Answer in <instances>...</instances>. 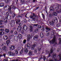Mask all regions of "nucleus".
I'll use <instances>...</instances> for the list:
<instances>
[{
  "mask_svg": "<svg viewBox=\"0 0 61 61\" xmlns=\"http://www.w3.org/2000/svg\"><path fill=\"white\" fill-rule=\"evenodd\" d=\"M33 16L31 15L30 16V17L33 20H31L32 21H33H33H35V19L37 18V16H36V14L34 13L33 14Z\"/></svg>",
  "mask_w": 61,
  "mask_h": 61,
  "instance_id": "nucleus-1",
  "label": "nucleus"
},
{
  "mask_svg": "<svg viewBox=\"0 0 61 61\" xmlns=\"http://www.w3.org/2000/svg\"><path fill=\"white\" fill-rule=\"evenodd\" d=\"M8 7H9V8L8 9V10H9L8 11V12L6 13V14L7 15V13H9L10 15H11L12 14V13H13V11H12V10H11L12 9L11 7L9 6Z\"/></svg>",
  "mask_w": 61,
  "mask_h": 61,
  "instance_id": "nucleus-2",
  "label": "nucleus"
},
{
  "mask_svg": "<svg viewBox=\"0 0 61 61\" xmlns=\"http://www.w3.org/2000/svg\"><path fill=\"white\" fill-rule=\"evenodd\" d=\"M56 12H53L52 13V15L53 16H56L57 15V14H58V13H60L61 12V10H56Z\"/></svg>",
  "mask_w": 61,
  "mask_h": 61,
  "instance_id": "nucleus-3",
  "label": "nucleus"
},
{
  "mask_svg": "<svg viewBox=\"0 0 61 61\" xmlns=\"http://www.w3.org/2000/svg\"><path fill=\"white\" fill-rule=\"evenodd\" d=\"M8 55L9 56H15V54L14 52H12L11 51H9L8 52Z\"/></svg>",
  "mask_w": 61,
  "mask_h": 61,
  "instance_id": "nucleus-4",
  "label": "nucleus"
},
{
  "mask_svg": "<svg viewBox=\"0 0 61 61\" xmlns=\"http://www.w3.org/2000/svg\"><path fill=\"white\" fill-rule=\"evenodd\" d=\"M56 36H54L53 39V40H52L50 41V43L51 44H54L55 43V41H56Z\"/></svg>",
  "mask_w": 61,
  "mask_h": 61,
  "instance_id": "nucleus-5",
  "label": "nucleus"
},
{
  "mask_svg": "<svg viewBox=\"0 0 61 61\" xmlns=\"http://www.w3.org/2000/svg\"><path fill=\"white\" fill-rule=\"evenodd\" d=\"M56 53H53V54H52V57L53 58L54 60L55 61H57L58 60H57V58H56Z\"/></svg>",
  "mask_w": 61,
  "mask_h": 61,
  "instance_id": "nucleus-6",
  "label": "nucleus"
},
{
  "mask_svg": "<svg viewBox=\"0 0 61 61\" xmlns=\"http://www.w3.org/2000/svg\"><path fill=\"white\" fill-rule=\"evenodd\" d=\"M55 5H56V6H57V7H56V8H55L56 10H58V9L59 8V6H60V7H61V9H60L58 11H60V10L61 11V5H59V4H57V3H56L55 4Z\"/></svg>",
  "mask_w": 61,
  "mask_h": 61,
  "instance_id": "nucleus-7",
  "label": "nucleus"
},
{
  "mask_svg": "<svg viewBox=\"0 0 61 61\" xmlns=\"http://www.w3.org/2000/svg\"><path fill=\"white\" fill-rule=\"evenodd\" d=\"M20 19H19L16 21V24H17V25L19 24V25L20 26L22 25L21 24L20 22Z\"/></svg>",
  "mask_w": 61,
  "mask_h": 61,
  "instance_id": "nucleus-8",
  "label": "nucleus"
},
{
  "mask_svg": "<svg viewBox=\"0 0 61 61\" xmlns=\"http://www.w3.org/2000/svg\"><path fill=\"white\" fill-rule=\"evenodd\" d=\"M15 20H11L10 22V26H13L15 25Z\"/></svg>",
  "mask_w": 61,
  "mask_h": 61,
  "instance_id": "nucleus-9",
  "label": "nucleus"
},
{
  "mask_svg": "<svg viewBox=\"0 0 61 61\" xmlns=\"http://www.w3.org/2000/svg\"><path fill=\"white\" fill-rule=\"evenodd\" d=\"M2 49H3L5 52H7V50H8L7 47L6 46L3 47L2 48Z\"/></svg>",
  "mask_w": 61,
  "mask_h": 61,
  "instance_id": "nucleus-10",
  "label": "nucleus"
},
{
  "mask_svg": "<svg viewBox=\"0 0 61 61\" xmlns=\"http://www.w3.org/2000/svg\"><path fill=\"white\" fill-rule=\"evenodd\" d=\"M38 36L37 35H36L34 37L33 39L36 41H37L38 38Z\"/></svg>",
  "mask_w": 61,
  "mask_h": 61,
  "instance_id": "nucleus-11",
  "label": "nucleus"
},
{
  "mask_svg": "<svg viewBox=\"0 0 61 61\" xmlns=\"http://www.w3.org/2000/svg\"><path fill=\"white\" fill-rule=\"evenodd\" d=\"M22 29V27L21 26H18V28L17 29V30L19 32H20V31H21V30Z\"/></svg>",
  "mask_w": 61,
  "mask_h": 61,
  "instance_id": "nucleus-12",
  "label": "nucleus"
},
{
  "mask_svg": "<svg viewBox=\"0 0 61 61\" xmlns=\"http://www.w3.org/2000/svg\"><path fill=\"white\" fill-rule=\"evenodd\" d=\"M32 37V35L30 36V34H29L28 36V38L27 39V41H29L30 39Z\"/></svg>",
  "mask_w": 61,
  "mask_h": 61,
  "instance_id": "nucleus-13",
  "label": "nucleus"
},
{
  "mask_svg": "<svg viewBox=\"0 0 61 61\" xmlns=\"http://www.w3.org/2000/svg\"><path fill=\"white\" fill-rule=\"evenodd\" d=\"M27 29V27L25 25H23V29L24 31H26Z\"/></svg>",
  "mask_w": 61,
  "mask_h": 61,
  "instance_id": "nucleus-14",
  "label": "nucleus"
},
{
  "mask_svg": "<svg viewBox=\"0 0 61 61\" xmlns=\"http://www.w3.org/2000/svg\"><path fill=\"white\" fill-rule=\"evenodd\" d=\"M15 48V46H10L9 47L10 50H14Z\"/></svg>",
  "mask_w": 61,
  "mask_h": 61,
  "instance_id": "nucleus-15",
  "label": "nucleus"
},
{
  "mask_svg": "<svg viewBox=\"0 0 61 61\" xmlns=\"http://www.w3.org/2000/svg\"><path fill=\"white\" fill-rule=\"evenodd\" d=\"M18 36H15L14 37V40H15L17 43V42H18V41H17V40H18Z\"/></svg>",
  "mask_w": 61,
  "mask_h": 61,
  "instance_id": "nucleus-16",
  "label": "nucleus"
},
{
  "mask_svg": "<svg viewBox=\"0 0 61 61\" xmlns=\"http://www.w3.org/2000/svg\"><path fill=\"white\" fill-rule=\"evenodd\" d=\"M8 36L6 35H5L3 36V38L4 40H7L8 39Z\"/></svg>",
  "mask_w": 61,
  "mask_h": 61,
  "instance_id": "nucleus-17",
  "label": "nucleus"
},
{
  "mask_svg": "<svg viewBox=\"0 0 61 61\" xmlns=\"http://www.w3.org/2000/svg\"><path fill=\"white\" fill-rule=\"evenodd\" d=\"M36 46V44H34L32 46L31 48L32 50H34V49H35V47Z\"/></svg>",
  "mask_w": 61,
  "mask_h": 61,
  "instance_id": "nucleus-18",
  "label": "nucleus"
},
{
  "mask_svg": "<svg viewBox=\"0 0 61 61\" xmlns=\"http://www.w3.org/2000/svg\"><path fill=\"white\" fill-rule=\"evenodd\" d=\"M5 32L7 33H9L10 31L8 29H5Z\"/></svg>",
  "mask_w": 61,
  "mask_h": 61,
  "instance_id": "nucleus-19",
  "label": "nucleus"
},
{
  "mask_svg": "<svg viewBox=\"0 0 61 61\" xmlns=\"http://www.w3.org/2000/svg\"><path fill=\"white\" fill-rule=\"evenodd\" d=\"M49 24L50 25H54V22L53 21H50Z\"/></svg>",
  "mask_w": 61,
  "mask_h": 61,
  "instance_id": "nucleus-20",
  "label": "nucleus"
},
{
  "mask_svg": "<svg viewBox=\"0 0 61 61\" xmlns=\"http://www.w3.org/2000/svg\"><path fill=\"white\" fill-rule=\"evenodd\" d=\"M40 58H39V59L40 60V59H42L43 58V59H44V58H45V57L43 55H41L40 56Z\"/></svg>",
  "mask_w": 61,
  "mask_h": 61,
  "instance_id": "nucleus-21",
  "label": "nucleus"
},
{
  "mask_svg": "<svg viewBox=\"0 0 61 61\" xmlns=\"http://www.w3.org/2000/svg\"><path fill=\"white\" fill-rule=\"evenodd\" d=\"M30 32H32L33 31V26H31V25H30Z\"/></svg>",
  "mask_w": 61,
  "mask_h": 61,
  "instance_id": "nucleus-22",
  "label": "nucleus"
},
{
  "mask_svg": "<svg viewBox=\"0 0 61 61\" xmlns=\"http://www.w3.org/2000/svg\"><path fill=\"white\" fill-rule=\"evenodd\" d=\"M18 36L20 39H22V36L21 34L19 33L18 34Z\"/></svg>",
  "mask_w": 61,
  "mask_h": 61,
  "instance_id": "nucleus-23",
  "label": "nucleus"
},
{
  "mask_svg": "<svg viewBox=\"0 0 61 61\" xmlns=\"http://www.w3.org/2000/svg\"><path fill=\"white\" fill-rule=\"evenodd\" d=\"M27 49H29L30 48V45L28 43L27 45Z\"/></svg>",
  "mask_w": 61,
  "mask_h": 61,
  "instance_id": "nucleus-24",
  "label": "nucleus"
},
{
  "mask_svg": "<svg viewBox=\"0 0 61 61\" xmlns=\"http://www.w3.org/2000/svg\"><path fill=\"white\" fill-rule=\"evenodd\" d=\"M40 35L41 38H43V37H44V34H43V32H41L40 33Z\"/></svg>",
  "mask_w": 61,
  "mask_h": 61,
  "instance_id": "nucleus-25",
  "label": "nucleus"
},
{
  "mask_svg": "<svg viewBox=\"0 0 61 61\" xmlns=\"http://www.w3.org/2000/svg\"><path fill=\"white\" fill-rule=\"evenodd\" d=\"M10 43V41L9 40H8L6 41V44L7 46L9 45Z\"/></svg>",
  "mask_w": 61,
  "mask_h": 61,
  "instance_id": "nucleus-26",
  "label": "nucleus"
},
{
  "mask_svg": "<svg viewBox=\"0 0 61 61\" xmlns=\"http://www.w3.org/2000/svg\"><path fill=\"white\" fill-rule=\"evenodd\" d=\"M28 55H29V56H31V55H32V51H30L28 53Z\"/></svg>",
  "mask_w": 61,
  "mask_h": 61,
  "instance_id": "nucleus-27",
  "label": "nucleus"
},
{
  "mask_svg": "<svg viewBox=\"0 0 61 61\" xmlns=\"http://www.w3.org/2000/svg\"><path fill=\"white\" fill-rule=\"evenodd\" d=\"M29 51V50H28L27 48H25V49L24 50L25 52L27 53H28V52Z\"/></svg>",
  "mask_w": 61,
  "mask_h": 61,
  "instance_id": "nucleus-28",
  "label": "nucleus"
},
{
  "mask_svg": "<svg viewBox=\"0 0 61 61\" xmlns=\"http://www.w3.org/2000/svg\"><path fill=\"white\" fill-rule=\"evenodd\" d=\"M5 4L3 3H1L0 4V7H3L4 6Z\"/></svg>",
  "mask_w": 61,
  "mask_h": 61,
  "instance_id": "nucleus-29",
  "label": "nucleus"
},
{
  "mask_svg": "<svg viewBox=\"0 0 61 61\" xmlns=\"http://www.w3.org/2000/svg\"><path fill=\"white\" fill-rule=\"evenodd\" d=\"M23 51H24V49H22L20 52V54L21 55L23 53Z\"/></svg>",
  "mask_w": 61,
  "mask_h": 61,
  "instance_id": "nucleus-30",
  "label": "nucleus"
},
{
  "mask_svg": "<svg viewBox=\"0 0 61 61\" xmlns=\"http://www.w3.org/2000/svg\"><path fill=\"white\" fill-rule=\"evenodd\" d=\"M57 20V18L56 17H55L53 18V22H55V21H56V20Z\"/></svg>",
  "mask_w": 61,
  "mask_h": 61,
  "instance_id": "nucleus-31",
  "label": "nucleus"
},
{
  "mask_svg": "<svg viewBox=\"0 0 61 61\" xmlns=\"http://www.w3.org/2000/svg\"><path fill=\"white\" fill-rule=\"evenodd\" d=\"M54 10V8L53 7H50V11H53Z\"/></svg>",
  "mask_w": 61,
  "mask_h": 61,
  "instance_id": "nucleus-32",
  "label": "nucleus"
},
{
  "mask_svg": "<svg viewBox=\"0 0 61 61\" xmlns=\"http://www.w3.org/2000/svg\"><path fill=\"white\" fill-rule=\"evenodd\" d=\"M22 16H24V15L22 14H21L20 15H19L18 16L19 17H20V18H22Z\"/></svg>",
  "mask_w": 61,
  "mask_h": 61,
  "instance_id": "nucleus-33",
  "label": "nucleus"
},
{
  "mask_svg": "<svg viewBox=\"0 0 61 61\" xmlns=\"http://www.w3.org/2000/svg\"><path fill=\"white\" fill-rule=\"evenodd\" d=\"M54 49H55L54 48H52L51 50V53H53V50H54Z\"/></svg>",
  "mask_w": 61,
  "mask_h": 61,
  "instance_id": "nucleus-34",
  "label": "nucleus"
},
{
  "mask_svg": "<svg viewBox=\"0 0 61 61\" xmlns=\"http://www.w3.org/2000/svg\"><path fill=\"white\" fill-rule=\"evenodd\" d=\"M46 29L48 30V31H50L51 29L50 28H49L47 27H46L45 28Z\"/></svg>",
  "mask_w": 61,
  "mask_h": 61,
  "instance_id": "nucleus-35",
  "label": "nucleus"
},
{
  "mask_svg": "<svg viewBox=\"0 0 61 61\" xmlns=\"http://www.w3.org/2000/svg\"><path fill=\"white\" fill-rule=\"evenodd\" d=\"M58 58H60V59H61V54H59V55L58 56H57Z\"/></svg>",
  "mask_w": 61,
  "mask_h": 61,
  "instance_id": "nucleus-36",
  "label": "nucleus"
},
{
  "mask_svg": "<svg viewBox=\"0 0 61 61\" xmlns=\"http://www.w3.org/2000/svg\"><path fill=\"white\" fill-rule=\"evenodd\" d=\"M9 35H10V36L11 37H13L14 36V34H13L10 33H9Z\"/></svg>",
  "mask_w": 61,
  "mask_h": 61,
  "instance_id": "nucleus-37",
  "label": "nucleus"
},
{
  "mask_svg": "<svg viewBox=\"0 0 61 61\" xmlns=\"http://www.w3.org/2000/svg\"><path fill=\"white\" fill-rule=\"evenodd\" d=\"M41 30L42 31H44L45 30V28L44 27H41Z\"/></svg>",
  "mask_w": 61,
  "mask_h": 61,
  "instance_id": "nucleus-38",
  "label": "nucleus"
},
{
  "mask_svg": "<svg viewBox=\"0 0 61 61\" xmlns=\"http://www.w3.org/2000/svg\"><path fill=\"white\" fill-rule=\"evenodd\" d=\"M4 21L5 23H7V20L6 19H4Z\"/></svg>",
  "mask_w": 61,
  "mask_h": 61,
  "instance_id": "nucleus-39",
  "label": "nucleus"
},
{
  "mask_svg": "<svg viewBox=\"0 0 61 61\" xmlns=\"http://www.w3.org/2000/svg\"><path fill=\"white\" fill-rule=\"evenodd\" d=\"M38 32V30L37 29H36L34 31V32L35 33H37Z\"/></svg>",
  "mask_w": 61,
  "mask_h": 61,
  "instance_id": "nucleus-40",
  "label": "nucleus"
},
{
  "mask_svg": "<svg viewBox=\"0 0 61 61\" xmlns=\"http://www.w3.org/2000/svg\"><path fill=\"white\" fill-rule=\"evenodd\" d=\"M9 6L8 5H5L4 7V9H5V8H7V7H9Z\"/></svg>",
  "mask_w": 61,
  "mask_h": 61,
  "instance_id": "nucleus-41",
  "label": "nucleus"
},
{
  "mask_svg": "<svg viewBox=\"0 0 61 61\" xmlns=\"http://www.w3.org/2000/svg\"><path fill=\"white\" fill-rule=\"evenodd\" d=\"M26 41L25 40H24L23 41V43L24 44H25L26 43Z\"/></svg>",
  "mask_w": 61,
  "mask_h": 61,
  "instance_id": "nucleus-42",
  "label": "nucleus"
},
{
  "mask_svg": "<svg viewBox=\"0 0 61 61\" xmlns=\"http://www.w3.org/2000/svg\"><path fill=\"white\" fill-rule=\"evenodd\" d=\"M15 51L16 55H17V54H18V51H17V50H15Z\"/></svg>",
  "mask_w": 61,
  "mask_h": 61,
  "instance_id": "nucleus-43",
  "label": "nucleus"
},
{
  "mask_svg": "<svg viewBox=\"0 0 61 61\" xmlns=\"http://www.w3.org/2000/svg\"><path fill=\"white\" fill-rule=\"evenodd\" d=\"M3 22V20H0V25H2V23H1V22Z\"/></svg>",
  "mask_w": 61,
  "mask_h": 61,
  "instance_id": "nucleus-44",
  "label": "nucleus"
},
{
  "mask_svg": "<svg viewBox=\"0 0 61 61\" xmlns=\"http://www.w3.org/2000/svg\"><path fill=\"white\" fill-rule=\"evenodd\" d=\"M2 14L3 15H5V12L4 11H3L2 12Z\"/></svg>",
  "mask_w": 61,
  "mask_h": 61,
  "instance_id": "nucleus-45",
  "label": "nucleus"
},
{
  "mask_svg": "<svg viewBox=\"0 0 61 61\" xmlns=\"http://www.w3.org/2000/svg\"><path fill=\"white\" fill-rule=\"evenodd\" d=\"M38 25V24H34L33 25V26H37Z\"/></svg>",
  "mask_w": 61,
  "mask_h": 61,
  "instance_id": "nucleus-46",
  "label": "nucleus"
},
{
  "mask_svg": "<svg viewBox=\"0 0 61 61\" xmlns=\"http://www.w3.org/2000/svg\"><path fill=\"white\" fill-rule=\"evenodd\" d=\"M11 16H8V19H9V20L10 19H11Z\"/></svg>",
  "mask_w": 61,
  "mask_h": 61,
  "instance_id": "nucleus-47",
  "label": "nucleus"
},
{
  "mask_svg": "<svg viewBox=\"0 0 61 61\" xmlns=\"http://www.w3.org/2000/svg\"><path fill=\"white\" fill-rule=\"evenodd\" d=\"M41 48H39L38 49V51H41V50H42V48H41Z\"/></svg>",
  "mask_w": 61,
  "mask_h": 61,
  "instance_id": "nucleus-48",
  "label": "nucleus"
},
{
  "mask_svg": "<svg viewBox=\"0 0 61 61\" xmlns=\"http://www.w3.org/2000/svg\"><path fill=\"white\" fill-rule=\"evenodd\" d=\"M14 34L15 35H18V33H17V31H15L14 33Z\"/></svg>",
  "mask_w": 61,
  "mask_h": 61,
  "instance_id": "nucleus-49",
  "label": "nucleus"
},
{
  "mask_svg": "<svg viewBox=\"0 0 61 61\" xmlns=\"http://www.w3.org/2000/svg\"><path fill=\"white\" fill-rule=\"evenodd\" d=\"M9 0H6L5 2L7 4V3L9 2Z\"/></svg>",
  "mask_w": 61,
  "mask_h": 61,
  "instance_id": "nucleus-50",
  "label": "nucleus"
},
{
  "mask_svg": "<svg viewBox=\"0 0 61 61\" xmlns=\"http://www.w3.org/2000/svg\"><path fill=\"white\" fill-rule=\"evenodd\" d=\"M15 16V14H12V16L13 18H14Z\"/></svg>",
  "mask_w": 61,
  "mask_h": 61,
  "instance_id": "nucleus-51",
  "label": "nucleus"
},
{
  "mask_svg": "<svg viewBox=\"0 0 61 61\" xmlns=\"http://www.w3.org/2000/svg\"><path fill=\"white\" fill-rule=\"evenodd\" d=\"M13 33H14V31L13 30H12L10 31V34H13Z\"/></svg>",
  "mask_w": 61,
  "mask_h": 61,
  "instance_id": "nucleus-52",
  "label": "nucleus"
},
{
  "mask_svg": "<svg viewBox=\"0 0 61 61\" xmlns=\"http://www.w3.org/2000/svg\"><path fill=\"white\" fill-rule=\"evenodd\" d=\"M2 49L0 47V53H1L2 52Z\"/></svg>",
  "mask_w": 61,
  "mask_h": 61,
  "instance_id": "nucleus-53",
  "label": "nucleus"
},
{
  "mask_svg": "<svg viewBox=\"0 0 61 61\" xmlns=\"http://www.w3.org/2000/svg\"><path fill=\"white\" fill-rule=\"evenodd\" d=\"M6 55V54H4L3 55H2V56H4V57H5V55Z\"/></svg>",
  "mask_w": 61,
  "mask_h": 61,
  "instance_id": "nucleus-54",
  "label": "nucleus"
},
{
  "mask_svg": "<svg viewBox=\"0 0 61 61\" xmlns=\"http://www.w3.org/2000/svg\"><path fill=\"white\" fill-rule=\"evenodd\" d=\"M43 60L44 61H47V59H46V57H45V58H44Z\"/></svg>",
  "mask_w": 61,
  "mask_h": 61,
  "instance_id": "nucleus-55",
  "label": "nucleus"
},
{
  "mask_svg": "<svg viewBox=\"0 0 61 61\" xmlns=\"http://www.w3.org/2000/svg\"><path fill=\"white\" fill-rule=\"evenodd\" d=\"M59 43L60 44H61V39H59Z\"/></svg>",
  "mask_w": 61,
  "mask_h": 61,
  "instance_id": "nucleus-56",
  "label": "nucleus"
},
{
  "mask_svg": "<svg viewBox=\"0 0 61 61\" xmlns=\"http://www.w3.org/2000/svg\"><path fill=\"white\" fill-rule=\"evenodd\" d=\"M37 50L36 49L35 50H34L35 53H37Z\"/></svg>",
  "mask_w": 61,
  "mask_h": 61,
  "instance_id": "nucleus-57",
  "label": "nucleus"
},
{
  "mask_svg": "<svg viewBox=\"0 0 61 61\" xmlns=\"http://www.w3.org/2000/svg\"><path fill=\"white\" fill-rule=\"evenodd\" d=\"M4 61H8L7 58L5 59V60H4Z\"/></svg>",
  "mask_w": 61,
  "mask_h": 61,
  "instance_id": "nucleus-58",
  "label": "nucleus"
},
{
  "mask_svg": "<svg viewBox=\"0 0 61 61\" xmlns=\"http://www.w3.org/2000/svg\"><path fill=\"white\" fill-rule=\"evenodd\" d=\"M49 16L50 17H51L52 16V15L51 14H49Z\"/></svg>",
  "mask_w": 61,
  "mask_h": 61,
  "instance_id": "nucleus-59",
  "label": "nucleus"
},
{
  "mask_svg": "<svg viewBox=\"0 0 61 61\" xmlns=\"http://www.w3.org/2000/svg\"><path fill=\"white\" fill-rule=\"evenodd\" d=\"M0 28H4V26L3 25L0 26Z\"/></svg>",
  "mask_w": 61,
  "mask_h": 61,
  "instance_id": "nucleus-60",
  "label": "nucleus"
},
{
  "mask_svg": "<svg viewBox=\"0 0 61 61\" xmlns=\"http://www.w3.org/2000/svg\"><path fill=\"white\" fill-rule=\"evenodd\" d=\"M16 9L17 10H18V9L17 8L15 7L14 8V10H15V9Z\"/></svg>",
  "mask_w": 61,
  "mask_h": 61,
  "instance_id": "nucleus-61",
  "label": "nucleus"
},
{
  "mask_svg": "<svg viewBox=\"0 0 61 61\" xmlns=\"http://www.w3.org/2000/svg\"><path fill=\"white\" fill-rule=\"evenodd\" d=\"M46 15H48V13H47V10H46Z\"/></svg>",
  "mask_w": 61,
  "mask_h": 61,
  "instance_id": "nucleus-62",
  "label": "nucleus"
},
{
  "mask_svg": "<svg viewBox=\"0 0 61 61\" xmlns=\"http://www.w3.org/2000/svg\"><path fill=\"white\" fill-rule=\"evenodd\" d=\"M50 34V32H48L46 34L47 36H49V35Z\"/></svg>",
  "mask_w": 61,
  "mask_h": 61,
  "instance_id": "nucleus-63",
  "label": "nucleus"
},
{
  "mask_svg": "<svg viewBox=\"0 0 61 61\" xmlns=\"http://www.w3.org/2000/svg\"><path fill=\"white\" fill-rule=\"evenodd\" d=\"M24 31L23 30H22L21 31V34H24Z\"/></svg>",
  "mask_w": 61,
  "mask_h": 61,
  "instance_id": "nucleus-64",
  "label": "nucleus"
}]
</instances>
